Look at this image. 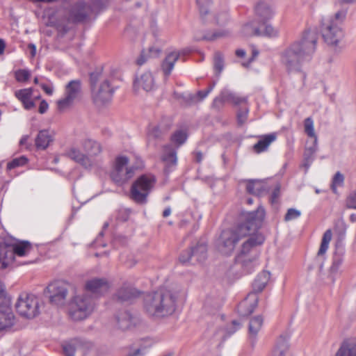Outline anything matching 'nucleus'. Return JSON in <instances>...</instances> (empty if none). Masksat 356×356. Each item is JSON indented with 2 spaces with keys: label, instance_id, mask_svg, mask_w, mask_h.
Returning <instances> with one entry per match:
<instances>
[{
  "label": "nucleus",
  "instance_id": "obj_31",
  "mask_svg": "<svg viewBox=\"0 0 356 356\" xmlns=\"http://www.w3.org/2000/svg\"><path fill=\"white\" fill-rule=\"evenodd\" d=\"M259 22L257 20H252L243 25L241 29L242 34L244 36H261V29Z\"/></svg>",
  "mask_w": 356,
  "mask_h": 356
},
{
  "label": "nucleus",
  "instance_id": "obj_35",
  "mask_svg": "<svg viewBox=\"0 0 356 356\" xmlns=\"http://www.w3.org/2000/svg\"><path fill=\"white\" fill-rule=\"evenodd\" d=\"M167 129L168 127H164L162 124H150L147 131L148 143H150L154 140L160 138Z\"/></svg>",
  "mask_w": 356,
  "mask_h": 356
},
{
  "label": "nucleus",
  "instance_id": "obj_47",
  "mask_svg": "<svg viewBox=\"0 0 356 356\" xmlns=\"http://www.w3.org/2000/svg\"><path fill=\"white\" fill-rule=\"evenodd\" d=\"M301 216V211L296 209H289L284 216L285 221H291L298 218Z\"/></svg>",
  "mask_w": 356,
  "mask_h": 356
},
{
  "label": "nucleus",
  "instance_id": "obj_52",
  "mask_svg": "<svg viewBox=\"0 0 356 356\" xmlns=\"http://www.w3.org/2000/svg\"><path fill=\"white\" fill-rule=\"evenodd\" d=\"M215 86V83H213L212 86H209L207 90L199 91L195 97V98L198 99V101H201L204 99L213 89Z\"/></svg>",
  "mask_w": 356,
  "mask_h": 356
},
{
  "label": "nucleus",
  "instance_id": "obj_62",
  "mask_svg": "<svg viewBox=\"0 0 356 356\" xmlns=\"http://www.w3.org/2000/svg\"><path fill=\"white\" fill-rule=\"evenodd\" d=\"M28 140H29V136L26 135V136H22V138H21V140L19 141L20 145H22V146L25 145L26 144Z\"/></svg>",
  "mask_w": 356,
  "mask_h": 356
},
{
  "label": "nucleus",
  "instance_id": "obj_37",
  "mask_svg": "<svg viewBox=\"0 0 356 356\" xmlns=\"http://www.w3.org/2000/svg\"><path fill=\"white\" fill-rule=\"evenodd\" d=\"M336 356H356V342L343 343L337 351Z\"/></svg>",
  "mask_w": 356,
  "mask_h": 356
},
{
  "label": "nucleus",
  "instance_id": "obj_54",
  "mask_svg": "<svg viewBox=\"0 0 356 356\" xmlns=\"http://www.w3.org/2000/svg\"><path fill=\"white\" fill-rule=\"evenodd\" d=\"M247 117H248V111L247 110L238 111V114H237L238 123L239 124H243L246 121Z\"/></svg>",
  "mask_w": 356,
  "mask_h": 356
},
{
  "label": "nucleus",
  "instance_id": "obj_64",
  "mask_svg": "<svg viewBox=\"0 0 356 356\" xmlns=\"http://www.w3.org/2000/svg\"><path fill=\"white\" fill-rule=\"evenodd\" d=\"M170 213H171V209H170V207H168V208H166V209L163 211V216L164 218H166V217L169 216L170 215Z\"/></svg>",
  "mask_w": 356,
  "mask_h": 356
},
{
  "label": "nucleus",
  "instance_id": "obj_4",
  "mask_svg": "<svg viewBox=\"0 0 356 356\" xmlns=\"http://www.w3.org/2000/svg\"><path fill=\"white\" fill-rule=\"evenodd\" d=\"M254 232L252 231L250 234L247 236L249 238L243 243L236 257L237 261L243 267L249 268L255 266L259 257L257 247L264 241V237L262 234H254Z\"/></svg>",
  "mask_w": 356,
  "mask_h": 356
},
{
  "label": "nucleus",
  "instance_id": "obj_17",
  "mask_svg": "<svg viewBox=\"0 0 356 356\" xmlns=\"http://www.w3.org/2000/svg\"><path fill=\"white\" fill-rule=\"evenodd\" d=\"M64 155L76 163L81 165L85 168H91L97 163L95 160L83 154L80 149L76 146H72L67 148L65 150Z\"/></svg>",
  "mask_w": 356,
  "mask_h": 356
},
{
  "label": "nucleus",
  "instance_id": "obj_30",
  "mask_svg": "<svg viewBox=\"0 0 356 356\" xmlns=\"http://www.w3.org/2000/svg\"><path fill=\"white\" fill-rule=\"evenodd\" d=\"M161 159L167 167L174 166L177 164V158L175 148L171 145L164 146Z\"/></svg>",
  "mask_w": 356,
  "mask_h": 356
},
{
  "label": "nucleus",
  "instance_id": "obj_9",
  "mask_svg": "<svg viewBox=\"0 0 356 356\" xmlns=\"http://www.w3.org/2000/svg\"><path fill=\"white\" fill-rule=\"evenodd\" d=\"M15 307L20 316L33 318L40 313V300L33 294L22 293L17 298Z\"/></svg>",
  "mask_w": 356,
  "mask_h": 356
},
{
  "label": "nucleus",
  "instance_id": "obj_12",
  "mask_svg": "<svg viewBox=\"0 0 356 356\" xmlns=\"http://www.w3.org/2000/svg\"><path fill=\"white\" fill-rule=\"evenodd\" d=\"M107 1L108 0H91V7L86 6L83 1H79L72 5L67 11V21L72 22L82 21L90 11L100 10L106 6Z\"/></svg>",
  "mask_w": 356,
  "mask_h": 356
},
{
  "label": "nucleus",
  "instance_id": "obj_24",
  "mask_svg": "<svg viewBox=\"0 0 356 356\" xmlns=\"http://www.w3.org/2000/svg\"><path fill=\"white\" fill-rule=\"evenodd\" d=\"M33 92V88H29L16 90L15 92V97L22 103L26 110H30L35 106V103L32 99Z\"/></svg>",
  "mask_w": 356,
  "mask_h": 356
},
{
  "label": "nucleus",
  "instance_id": "obj_16",
  "mask_svg": "<svg viewBox=\"0 0 356 356\" xmlns=\"http://www.w3.org/2000/svg\"><path fill=\"white\" fill-rule=\"evenodd\" d=\"M113 92L109 81L105 79L98 87L92 88V99L96 104L104 105L111 101Z\"/></svg>",
  "mask_w": 356,
  "mask_h": 356
},
{
  "label": "nucleus",
  "instance_id": "obj_1",
  "mask_svg": "<svg viewBox=\"0 0 356 356\" xmlns=\"http://www.w3.org/2000/svg\"><path fill=\"white\" fill-rule=\"evenodd\" d=\"M264 216L262 207L255 211L243 213L241 222L237 227L222 231L217 242L218 250L225 255L232 253L240 240L259 229Z\"/></svg>",
  "mask_w": 356,
  "mask_h": 356
},
{
  "label": "nucleus",
  "instance_id": "obj_61",
  "mask_svg": "<svg viewBox=\"0 0 356 356\" xmlns=\"http://www.w3.org/2000/svg\"><path fill=\"white\" fill-rule=\"evenodd\" d=\"M29 49L31 50V56L32 57L35 56V55L36 54V47H35V44H29Z\"/></svg>",
  "mask_w": 356,
  "mask_h": 356
},
{
  "label": "nucleus",
  "instance_id": "obj_11",
  "mask_svg": "<svg viewBox=\"0 0 356 356\" xmlns=\"http://www.w3.org/2000/svg\"><path fill=\"white\" fill-rule=\"evenodd\" d=\"M15 323L11 300L6 294L5 285L0 281V331L8 330Z\"/></svg>",
  "mask_w": 356,
  "mask_h": 356
},
{
  "label": "nucleus",
  "instance_id": "obj_57",
  "mask_svg": "<svg viewBox=\"0 0 356 356\" xmlns=\"http://www.w3.org/2000/svg\"><path fill=\"white\" fill-rule=\"evenodd\" d=\"M41 88L44 90V91L49 95H51L54 92V88L51 85H47L45 83L40 84Z\"/></svg>",
  "mask_w": 356,
  "mask_h": 356
},
{
  "label": "nucleus",
  "instance_id": "obj_53",
  "mask_svg": "<svg viewBox=\"0 0 356 356\" xmlns=\"http://www.w3.org/2000/svg\"><path fill=\"white\" fill-rule=\"evenodd\" d=\"M241 327V323L236 321H233L232 325L227 328V334L228 336L234 334L236 331H237Z\"/></svg>",
  "mask_w": 356,
  "mask_h": 356
},
{
  "label": "nucleus",
  "instance_id": "obj_2",
  "mask_svg": "<svg viewBox=\"0 0 356 356\" xmlns=\"http://www.w3.org/2000/svg\"><path fill=\"white\" fill-rule=\"evenodd\" d=\"M317 38L314 33H305L300 41L291 44L282 55V63L290 72H300L316 51Z\"/></svg>",
  "mask_w": 356,
  "mask_h": 356
},
{
  "label": "nucleus",
  "instance_id": "obj_46",
  "mask_svg": "<svg viewBox=\"0 0 356 356\" xmlns=\"http://www.w3.org/2000/svg\"><path fill=\"white\" fill-rule=\"evenodd\" d=\"M15 76L18 82H25L31 77V73L28 70H18L15 72Z\"/></svg>",
  "mask_w": 356,
  "mask_h": 356
},
{
  "label": "nucleus",
  "instance_id": "obj_19",
  "mask_svg": "<svg viewBox=\"0 0 356 356\" xmlns=\"http://www.w3.org/2000/svg\"><path fill=\"white\" fill-rule=\"evenodd\" d=\"M156 86L154 76L151 72L147 71L138 76L134 83L135 91L143 89L147 92L152 90Z\"/></svg>",
  "mask_w": 356,
  "mask_h": 356
},
{
  "label": "nucleus",
  "instance_id": "obj_15",
  "mask_svg": "<svg viewBox=\"0 0 356 356\" xmlns=\"http://www.w3.org/2000/svg\"><path fill=\"white\" fill-rule=\"evenodd\" d=\"M81 83L79 80H72L65 86L64 97L57 102L58 109L63 111L71 107L81 97Z\"/></svg>",
  "mask_w": 356,
  "mask_h": 356
},
{
  "label": "nucleus",
  "instance_id": "obj_38",
  "mask_svg": "<svg viewBox=\"0 0 356 356\" xmlns=\"http://www.w3.org/2000/svg\"><path fill=\"white\" fill-rule=\"evenodd\" d=\"M332 232L331 229L326 230L323 235L320 248L317 253V255L318 257L323 256L326 253V252L329 248V244L332 240Z\"/></svg>",
  "mask_w": 356,
  "mask_h": 356
},
{
  "label": "nucleus",
  "instance_id": "obj_58",
  "mask_svg": "<svg viewBox=\"0 0 356 356\" xmlns=\"http://www.w3.org/2000/svg\"><path fill=\"white\" fill-rule=\"evenodd\" d=\"M161 52L160 48L157 47H152L149 49V56L155 57L157 56Z\"/></svg>",
  "mask_w": 356,
  "mask_h": 356
},
{
  "label": "nucleus",
  "instance_id": "obj_5",
  "mask_svg": "<svg viewBox=\"0 0 356 356\" xmlns=\"http://www.w3.org/2000/svg\"><path fill=\"white\" fill-rule=\"evenodd\" d=\"M93 297L87 292L76 294L72 299L70 316L74 321H82L90 316L95 309Z\"/></svg>",
  "mask_w": 356,
  "mask_h": 356
},
{
  "label": "nucleus",
  "instance_id": "obj_63",
  "mask_svg": "<svg viewBox=\"0 0 356 356\" xmlns=\"http://www.w3.org/2000/svg\"><path fill=\"white\" fill-rule=\"evenodd\" d=\"M6 44L4 41L2 39H0V55L3 53Z\"/></svg>",
  "mask_w": 356,
  "mask_h": 356
},
{
  "label": "nucleus",
  "instance_id": "obj_45",
  "mask_svg": "<svg viewBox=\"0 0 356 356\" xmlns=\"http://www.w3.org/2000/svg\"><path fill=\"white\" fill-rule=\"evenodd\" d=\"M264 26V29L261 30L262 35L269 38H275L278 35L279 31L272 26L270 24H262Z\"/></svg>",
  "mask_w": 356,
  "mask_h": 356
},
{
  "label": "nucleus",
  "instance_id": "obj_44",
  "mask_svg": "<svg viewBox=\"0 0 356 356\" xmlns=\"http://www.w3.org/2000/svg\"><path fill=\"white\" fill-rule=\"evenodd\" d=\"M343 262V256L341 254H336L333 257L332 264L330 267L332 273H337Z\"/></svg>",
  "mask_w": 356,
  "mask_h": 356
},
{
  "label": "nucleus",
  "instance_id": "obj_32",
  "mask_svg": "<svg viewBox=\"0 0 356 356\" xmlns=\"http://www.w3.org/2000/svg\"><path fill=\"white\" fill-rule=\"evenodd\" d=\"M276 138L277 134L275 133L265 135L262 136L256 144H254L253 149L257 153L262 152L266 150L268 146L274 142Z\"/></svg>",
  "mask_w": 356,
  "mask_h": 356
},
{
  "label": "nucleus",
  "instance_id": "obj_28",
  "mask_svg": "<svg viewBox=\"0 0 356 356\" xmlns=\"http://www.w3.org/2000/svg\"><path fill=\"white\" fill-rule=\"evenodd\" d=\"M81 147L90 158L99 155L102 152L100 144L91 139L83 140L81 142Z\"/></svg>",
  "mask_w": 356,
  "mask_h": 356
},
{
  "label": "nucleus",
  "instance_id": "obj_26",
  "mask_svg": "<svg viewBox=\"0 0 356 356\" xmlns=\"http://www.w3.org/2000/svg\"><path fill=\"white\" fill-rule=\"evenodd\" d=\"M13 261L10 244L0 243V269L7 268Z\"/></svg>",
  "mask_w": 356,
  "mask_h": 356
},
{
  "label": "nucleus",
  "instance_id": "obj_22",
  "mask_svg": "<svg viewBox=\"0 0 356 356\" xmlns=\"http://www.w3.org/2000/svg\"><path fill=\"white\" fill-rule=\"evenodd\" d=\"M246 99L241 97L228 90H223L220 95L213 100V106H217L218 102H228L234 104H240L245 102Z\"/></svg>",
  "mask_w": 356,
  "mask_h": 356
},
{
  "label": "nucleus",
  "instance_id": "obj_51",
  "mask_svg": "<svg viewBox=\"0 0 356 356\" xmlns=\"http://www.w3.org/2000/svg\"><path fill=\"white\" fill-rule=\"evenodd\" d=\"M193 259L191 250L184 252L179 257V261L182 264H186Z\"/></svg>",
  "mask_w": 356,
  "mask_h": 356
},
{
  "label": "nucleus",
  "instance_id": "obj_40",
  "mask_svg": "<svg viewBox=\"0 0 356 356\" xmlns=\"http://www.w3.org/2000/svg\"><path fill=\"white\" fill-rule=\"evenodd\" d=\"M136 295V292L134 289L124 287L118 291L117 298L120 301H127L135 297Z\"/></svg>",
  "mask_w": 356,
  "mask_h": 356
},
{
  "label": "nucleus",
  "instance_id": "obj_23",
  "mask_svg": "<svg viewBox=\"0 0 356 356\" xmlns=\"http://www.w3.org/2000/svg\"><path fill=\"white\" fill-rule=\"evenodd\" d=\"M54 134L53 131L44 129L38 132L35 139V147L38 149H46L54 140Z\"/></svg>",
  "mask_w": 356,
  "mask_h": 356
},
{
  "label": "nucleus",
  "instance_id": "obj_48",
  "mask_svg": "<svg viewBox=\"0 0 356 356\" xmlns=\"http://www.w3.org/2000/svg\"><path fill=\"white\" fill-rule=\"evenodd\" d=\"M27 162V159L24 156L14 159L12 161L9 162L7 165L8 169H13L18 166L24 165Z\"/></svg>",
  "mask_w": 356,
  "mask_h": 356
},
{
  "label": "nucleus",
  "instance_id": "obj_10",
  "mask_svg": "<svg viewBox=\"0 0 356 356\" xmlns=\"http://www.w3.org/2000/svg\"><path fill=\"white\" fill-rule=\"evenodd\" d=\"M73 289L74 286L70 282L57 280L49 284L44 293L52 304L63 306L65 303L69 292Z\"/></svg>",
  "mask_w": 356,
  "mask_h": 356
},
{
  "label": "nucleus",
  "instance_id": "obj_20",
  "mask_svg": "<svg viewBox=\"0 0 356 356\" xmlns=\"http://www.w3.org/2000/svg\"><path fill=\"white\" fill-rule=\"evenodd\" d=\"M85 288L88 293L102 294L107 291L109 285L104 279L94 278L86 282Z\"/></svg>",
  "mask_w": 356,
  "mask_h": 356
},
{
  "label": "nucleus",
  "instance_id": "obj_59",
  "mask_svg": "<svg viewBox=\"0 0 356 356\" xmlns=\"http://www.w3.org/2000/svg\"><path fill=\"white\" fill-rule=\"evenodd\" d=\"M48 108V104L44 100H42L40 104L39 112L42 114L44 113L47 111Z\"/></svg>",
  "mask_w": 356,
  "mask_h": 356
},
{
  "label": "nucleus",
  "instance_id": "obj_33",
  "mask_svg": "<svg viewBox=\"0 0 356 356\" xmlns=\"http://www.w3.org/2000/svg\"><path fill=\"white\" fill-rule=\"evenodd\" d=\"M257 16L262 21L270 19L274 15L270 6L264 2L259 3L255 8Z\"/></svg>",
  "mask_w": 356,
  "mask_h": 356
},
{
  "label": "nucleus",
  "instance_id": "obj_60",
  "mask_svg": "<svg viewBox=\"0 0 356 356\" xmlns=\"http://www.w3.org/2000/svg\"><path fill=\"white\" fill-rule=\"evenodd\" d=\"M279 195H280V188L278 186H277L275 188V190L271 195L270 200H271L272 203H274L277 201V199L278 198Z\"/></svg>",
  "mask_w": 356,
  "mask_h": 356
},
{
  "label": "nucleus",
  "instance_id": "obj_39",
  "mask_svg": "<svg viewBox=\"0 0 356 356\" xmlns=\"http://www.w3.org/2000/svg\"><path fill=\"white\" fill-rule=\"evenodd\" d=\"M191 251L193 259L195 261L202 262L206 259L207 248L205 244H198L196 247L193 248Z\"/></svg>",
  "mask_w": 356,
  "mask_h": 356
},
{
  "label": "nucleus",
  "instance_id": "obj_6",
  "mask_svg": "<svg viewBox=\"0 0 356 356\" xmlns=\"http://www.w3.org/2000/svg\"><path fill=\"white\" fill-rule=\"evenodd\" d=\"M346 17L344 11L337 12L334 17L324 21L321 33L325 42L330 46H337L343 38L340 25Z\"/></svg>",
  "mask_w": 356,
  "mask_h": 356
},
{
  "label": "nucleus",
  "instance_id": "obj_42",
  "mask_svg": "<svg viewBox=\"0 0 356 356\" xmlns=\"http://www.w3.org/2000/svg\"><path fill=\"white\" fill-rule=\"evenodd\" d=\"M344 176L342 173L340 172H337L332 181V190L334 193H337V188L341 187L343 186L344 184Z\"/></svg>",
  "mask_w": 356,
  "mask_h": 356
},
{
  "label": "nucleus",
  "instance_id": "obj_36",
  "mask_svg": "<svg viewBox=\"0 0 356 356\" xmlns=\"http://www.w3.org/2000/svg\"><path fill=\"white\" fill-rule=\"evenodd\" d=\"M246 189L250 194L259 195L266 189V187L264 181L254 180L248 182Z\"/></svg>",
  "mask_w": 356,
  "mask_h": 356
},
{
  "label": "nucleus",
  "instance_id": "obj_18",
  "mask_svg": "<svg viewBox=\"0 0 356 356\" xmlns=\"http://www.w3.org/2000/svg\"><path fill=\"white\" fill-rule=\"evenodd\" d=\"M197 3L199 6L200 13L202 17H206L207 15H211L213 17L215 22L220 25H223L228 20V15L226 12H222L219 14L212 12L210 14L209 6L211 3L210 1L197 0Z\"/></svg>",
  "mask_w": 356,
  "mask_h": 356
},
{
  "label": "nucleus",
  "instance_id": "obj_21",
  "mask_svg": "<svg viewBox=\"0 0 356 356\" xmlns=\"http://www.w3.org/2000/svg\"><path fill=\"white\" fill-rule=\"evenodd\" d=\"M12 256L15 260L17 257H22L28 255L33 249L32 245L27 241H19L10 244Z\"/></svg>",
  "mask_w": 356,
  "mask_h": 356
},
{
  "label": "nucleus",
  "instance_id": "obj_55",
  "mask_svg": "<svg viewBox=\"0 0 356 356\" xmlns=\"http://www.w3.org/2000/svg\"><path fill=\"white\" fill-rule=\"evenodd\" d=\"M229 31L228 30H222L215 32L211 37H208L209 40H214L218 38H222L228 35L229 34Z\"/></svg>",
  "mask_w": 356,
  "mask_h": 356
},
{
  "label": "nucleus",
  "instance_id": "obj_41",
  "mask_svg": "<svg viewBox=\"0 0 356 356\" xmlns=\"http://www.w3.org/2000/svg\"><path fill=\"white\" fill-rule=\"evenodd\" d=\"M81 347V344L78 340H74L70 343H65L63 346V349L66 356H74V352Z\"/></svg>",
  "mask_w": 356,
  "mask_h": 356
},
{
  "label": "nucleus",
  "instance_id": "obj_56",
  "mask_svg": "<svg viewBox=\"0 0 356 356\" xmlns=\"http://www.w3.org/2000/svg\"><path fill=\"white\" fill-rule=\"evenodd\" d=\"M147 352L145 348H137L133 352L129 353L126 356H139L144 355Z\"/></svg>",
  "mask_w": 356,
  "mask_h": 356
},
{
  "label": "nucleus",
  "instance_id": "obj_49",
  "mask_svg": "<svg viewBox=\"0 0 356 356\" xmlns=\"http://www.w3.org/2000/svg\"><path fill=\"white\" fill-rule=\"evenodd\" d=\"M214 67L216 70L220 73L223 68V59L222 55L217 52L214 56Z\"/></svg>",
  "mask_w": 356,
  "mask_h": 356
},
{
  "label": "nucleus",
  "instance_id": "obj_34",
  "mask_svg": "<svg viewBox=\"0 0 356 356\" xmlns=\"http://www.w3.org/2000/svg\"><path fill=\"white\" fill-rule=\"evenodd\" d=\"M179 57L178 51L169 53L162 63V70L165 75L168 76L174 67V65Z\"/></svg>",
  "mask_w": 356,
  "mask_h": 356
},
{
  "label": "nucleus",
  "instance_id": "obj_3",
  "mask_svg": "<svg viewBox=\"0 0 356 356\" xmlns=\"http://www.w3.org/2000/svg\"><path fill=\"white\" fill-rule=\"evenodd\" d=\"M178 292L168 289H160L148 294L144 301L146 312L154 316L164 317L172 314L177 307Z\"/></svg>",
  "mask_w": 356,
  "mask_h": 356
},
{
  "label": "nucleus",
  "instance_id": "obj_43",
  "mask_svg": "<svg viewBox=\"0 0 356 356\" xmlns=\"http://www.w3.org/2000/svg\"><path fill=\"white\" fill-rule=\"evenodd\" d=\"M187 136L185 131L179 130L176 131L171 137L172 143L176 144L177 147L182 145L186 140Z\"/></svg>",
  "mask_w": 356,
  "mask_h": 356
},
{
  "label": "nucleus",
  "instance_id": "obj_13",
  "mask_svg": "<svg viewBox=\"0 0 356 356\" xmlns=\"http://www.w3.org/2000/svg\"><path fill=\"white\" fill-rule=\"evenodd\" d=\"M154 183L155 178L152 175H143L138 178L131 186V199L139 204L145 203Z\"/></svg>",
  "mask_w": 356,
  "mask_h": 356
},
{
  "label": "nucleus",
  "instance_id": "obj_8",
  "mask_svg": "<svg viewBox=\"0 0 356 356\" xmlns=\"http://www.w3.org/2000/svg\"><path fill=\"white\" fill-rule=\"evenodd\" d=\"M136 169L127 156L118 155L113 163L111 178L115 184L122 185L134 177Z\"/></svg>",
  "mask_w": 356,
  "mask_h": 356
},
{
  "label": "nucleus",
  "instance_id": "obj_7",
  "mask_svg": "<svg viewBox=\"0 0 356 356\" xmlns=\"http://www.w3.org/2000/svg\"><path fill=\"white\" fill-rule=\"evenodd\" d=\"M270 280V273L263 271L259 273L253 282L254 292L249 293L247 298L238 305V312L242 316H248L252 314L258 303L257 292L261 291Z\"/></svg>",
  "mask_w": 356,
  "mask_h": 356
},
{
  "label": "nucleus",
  "instance_id": "obj_27",
  "mask_svg": "<svg viewBox=\"0 0 356 356\" xmlns=\"http://www.w3.org/2000/svg\"><path fill=\"white\" fill-rule=\"evenodd\" d=\"M289 339L288 335H280L276 341L271 356H286L289 348Z\"/></svg>",
  "mask_w": 356,
  "mask_h": 356
},
{
  "label": "nucleus",
  "instance_id": "obj_50",
  "mask_svg": "<svg viewBox=\"0 0 356 356\" xmlns=\"http://www.w3.org/2000/svg\"><path fill=\"white\" fill-rule=\"evenodd\" d=\"M348 208L356 209V191L351 192L346 199Z\"/></svg>",
  "mask_w": 356,
  "mask_h": 356
},
{
  "label": "nucleus",
  "instance_id": "obj_25",
  "mask_svg": "<svg viewBox=\"0 0 356 356\" xmlns=\"http://www.w3.org/2000/svg\"><path fill=\"white\" fill-rule=\"evenodd\" d=\"M263 325V318L260 316L252 318L249 323L248 336L249 339L252 346L257 341V337Z\"/></svg>",
  "mask_w": 356,
  "mask_h": 356
},
{
  "label": "nucleus",
  "instance_id": "obj_14",
  "mask_svg": "<svg viewBox=\"0 0 356 356\" xmlns=\"http://www.w3.org/2000/svg\"><path fill=\"white\" fill-rule=\"evenodd\" d=\"M305 132L311 139L307 141L303 165L307 169L313 161V155L318 150V137L314 130V121L311 118H307L304 121Z\"/></svg>",
  "mask_w": 356,
  "mask_h": 356
},
{
  "label": "nucleus",
  "instance_id": "obj_29",
  "mask_svg": "<svg viewBox=\"0 0 356 356\" xmlns=\"http://www.w3.org/2000/svg\"><path fill=\"white\" fill-rule=\"evenodd\" d=\"M118 326L121 330H127L134 324L136 319L128 312H122L116 317Z\"/></svg>",
  "mask_w": 356,
  "mask_h": 356
}]
</instances>
